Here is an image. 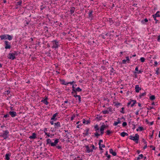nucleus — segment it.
<instances>
[{
    "label": "nucleus",
    "instance_id": "21",
    "mask_svg": "<svg viewBox=\"0 0 160 160\" xmlns=\"http://www.w3.org/2000/svg\"><path fill=\"white\" fill-rule=\"evenodd\" d=\"M47 141V144H50L51 146H52V144L53 143L52 142L51 140L49 139H47L46 140Z\"/></svg>",
    "mask_w": 160,
    "mask_h": 160
},
{
    "label": "nucleus",
    "instance_id": "49",
    "mask_svg": "<svg viewBox=\"0 0 160 160\" xmlns=\"http://www.w3.org/2000/svg\"><path fill=\"white\" fill-rule=\"evenodd\" d=\"M150 148H152V150H155V147L152 145H151L150 146Z\"/></svg>",
    "mask_w": 160,
    "mask_h": 160
},
{
    "label": "nucleus",
    "instance_id": "12",
    "mask_svg": "<svg viewBox=\"0 0 160 160\" xmlns=\"http://www.w3.org/2000/svg\"><path fill=\"white\" fill-rule=\"evenodd\" d=\"M89 130V129L88 128H87L86 129V130L84 131V132H85L83 133V136L84 137H85L86 136H88V135Z\"/></svg>",
    "mask_w": 160,
    "mask_h": 160
},
{
    "label": "nucleus",
    "instance_id": "20",
    "mask_svg": "<svg viewBox=\"0 0 160 160\" xmlns=\"http://www.w3.org/2000/svg\"><path fill=\"white\" fill-rule=\"evenodd\" d=\"M60 82L62 85H67V83L65 82V80L64 79H60L59 80Z\"/></svg>",
    "mask_w": 160,
    "mask_h": 160
},
{
    "label": "nucleus",
    "instance_id": "1",
    "mask_svg": "<svg viewBox=\"0 0 160 160\" xmlns=\"http://www.w3.org/2000/svg\"><path fill=\"white\" fill-rule=\"evenodd\" d=\"M19 53L18 51H13L12 52L9 53L8 58L9 59L13 60L16 59L15 56H18Z\"/></svg>",
    "mask_w": 160,
    "mask_h": 160
},
{
    "label": "nucleus",
    "instance_id": "16",
    "mask_svg": "<svg viewBox=\"0 0 160 160\" xmlns=\"http://www.w3.org/2000/svg\"><path fill=\"white\" fill-rule=\"evenodd\" d=\"M59 140L58 139H56L54 142H53L52 144V146L54 147L56 146L58 143L59 142Z\"/></svg>",
    "mask_w": 160,
    "mask_h": 160
},
{
    "label": "nucleus",
    "instance_id": "41",
    "mask_svg": "<svg viewBox=\"0 0 160 160\" xmlns=\"http://www.w3.org/2000/svg\"><path fill=\"white\" fill-rule=\"evenodd\" d=\"M108 21L110 22V23H111L112 24L113 23V20L111 18H109Z\"/></svg>",
    "mask_w": 160,
    "mask_h": 160
},
{
    "label": "nucleus",
    "instance_id": "34",
    "mask_svg": "<svg viewBox=\"0 0 160 160\" xmlns=\"http://www.w3.org/2000/svg\"><path fill=\"white\" fill-rule=\"evenodd\" d=\"M102 112L103 114H108L109 113V111L107 110H105L102 111Z\"/></svg>",
    "mask_w": 160,
    "mask_h": 160
},
{
    "label": "nucleus",
    "instance_id": "46",
    "mask_svg": "<svg viewBox=\"0 0 160 160\" xmlns=\"http://www.w3.org/2000/svg\"><path fill=\"white\" fill-rule=\"evenodd\" d=\"M108 111H110V112H112V108L110 107H109V108H108Z\"/></svg>",
    "mask_w": 160,
    "mask_h": 160
},
{
    "label": "nucleus",
    "instance_id": "40",
    "mask_svg": "<svg viewBox=\"0 0 160 160\" xmlns=\"http://www.w3.org/2000/svg\"><path fill=\"white\" fill-rule=\"evenodd\" d=\"M142 72V71L141 70H140L138 71L137 72H134V73H137L138 74H139L140 73H141Z\"/></svg>",
    "mask_w": 160,
    "mask_h": 160
},
{
    "label": "nucleus",
    "instance_id": "18",
    "mask_svg": "<svg viewBox=\"0 0 160 160\" xmlns=\"http://www.w3.org/2000/svg\"><path fill=\"white\" fill-rule=\"evenodd\" d=\"M109 152L110 153L112 154L113 156H116L117 155V153L115 152H113V150L112 149H109Z\"/></svg>",
    "mask_w": 160,
    "mask_h": 160
},
{
    "label": "nucleus",
    "instance_id": "26",
    "mask_svg": "<svg viewBox=\"0 0 160 160\" xmlns=\"http://www.w3.org/2000/svg\"><path fill=\"white\" fill-rule=\"evenodd\" d=\"M131 102H133V103L131 105V107H132L134 106L135 104L136 103V101L135 100H132L131 99Z\"/></svg>",
    "mask_w": 160,
    "mask_h": 160
},
{
    "label": "nucleus",
    "instance_id": "54",
    "mask_svg": "<svg viewBox=\"0 0 160 160\" xmlns=\"http://www.w3.org/2000/svg\"><path fill=\"white\" fill-rule=\"evenodd\" d=\"M153 17L154 18V20H155V21H156L155 23H158V21L156 19V18L157 17L155 18L154 17Z\"/></svg>",
    "mask_w": 160,
    "mask_h": 160
},
{
    "label": "nucleus",
    "instance_id": "58",
    "mask_svg": "<svg viewBox=\"0 0 160 160\" xmlns=\"http://www.w3.org/2000/svg\"><path fill=\"white\" fill-rule=\"evenodd\" d=\"M157 41L159 42H160V35L158 36Z\"/></svg>",
    "mask_w": 160,
    "mask_h": 160
},
{
    "label": "nucleus",
    "instance_id": "48",
    "mask_svg": "<svg viewBox=\"0 0 160 160\" xmlns=\"http://www.w3.org/2000/svg\"><path fill=\"white\" fill-rule=\"evenodd\" d=\"M142 141L144 142L145 144H147V142L145 140L144 138H142Z\"/></svg>",
    "mask_w": 160,
    "mask_h": 160
},
{
    "label": "nucleus",
    "instance_id": "59",
    "mask_svg": "<svg viewBox=\"0 0 160 160\" xmlns=\"http://www.w3.org/2000/svg\"><path fill=\"white\" fill-rule=\"evenodd\" d=\"M115 70L114 69V68H112L111 69L110 71V72L111 73H113V71H115Z\"/></svg>",
    "mask_w": 160,
    "mask_h": 160
},
{
    "label": "nucleus",
    "instance_id": "44",
    "mask_svg": "<svg viewBox=\"0 0 160 160\" xmlns=\"http://www.w3.org/2000/svg\"><path fill=\"white\" fill-rule=\"evenodd\" d=\"M124 107H122L121 108V110L120 111V112L121 113L123 114L125 113V112L124 111Z\"/></svg>",
    "mask_w": 160,
    "mask_h": 160
},
{
    "label": "nucleus",
    "instance_id": "57",
    "mask_svg": "<svg viewBox=\"0 0 160 160\" xmlns=\"http://www.w3.org/2000/svg\"><path fill=\"white\" fill-rule=\"evenodd\" d=\"M118 123L117 122L114 121V122L113 123V126H116L117 125H118Z\"/></svg>",
    "mask_w": 160,
    "mask_h": 160
},
{
    "label": "nucleus",
    "instance_id": "23",
    "mask_svg": "<svg viewBox=\"0 0 160 160\" xmlns=\"http://www.w3.org/2000/svg\"><path fill=\"white\" fill-rule=\"evenodd\" d=\"M90 121L89 120H88L86 121L85 119H83L82 122L84 124H88L90 123Z\"/></svg>",
    "mask_w": 160,
    "mask_h": 160
},
{
    "label": "nucleus",
    "instance_id": "32",
    "mask_svg": "<svg viewBox=\"0 0 160 160\" xmlns=\"http://www.w3.org/2000/svg\"><path fill=\"white\" fill-rule=\"evenodd\" d=\"M148 22V20L147 19V18H146L143 20H142L141 21V22L142 24H144L145 22Z\"/></svg>",
    "mask_w": 160,
    "mask_h": 160
},
{
    "label": "nucleus",
    "instance_id": "9",
    "mask_svg": "<svg viewBox=\"0 0 160 160\" xmlns=\"http://www.w3.org/2000/svg\"><path fill=\"white\" fill-rule=\"evenodd\" d=\"M9 113L12 118L14 117L17 115V113L14 111H10Z\"/></svg>",
    "mask_w": 160,
    "mask_h": 160
},
{
    "label": "nucleus",
    "instance_id": "17",
    "mask_svg": "<svg viewBox=\"0 0 160 160\" xmlns=\"http://www.w3.org/2000/svg\"><path fill=\"white\" fill-rule=\"evenodd\" d=\"M11 153L9 152L8 153H7L5 155V159L6 160H10V157L11 156Z\"/></svg>",
    "mask_w": 160,
    "mask_h": 160
},
{
    "label": "nucleus",
    "instance_id": "10",
    "mask_svg": "<svg viewBox=\"0 0 160 160\" xmlns=\"http://www.w3.org/2000/svg\"><path fill=\"white\" fill-rule=\"evenodd\" d=\"M73 97L76 98V99H77L78 100V101L79 103H80L81 102V97L79 95H73Z\"/></svg>",
    "mask_w": 160,
    "mask_h": 160
},
{
    "label": "nucleus",
    "instance_id": "13",
    "mask_svg": "<svg viewBox=\"0 0 160 160\" xmlns=\"http://www.w3.org/2000/svg\"><path fill=\"white\" fill-rule=\"evenodd\" d=\"M48 99V98L47 97L44 99L42 100L41 102H43L45 104L47 105L48 104V102L47 101Z\"/></svg>",
    "mask_w": 160,
    "mask_h": 160
},
{
    "label": "nucleus",
    "instance_id": "42",
    "mask_svg": "<svg viewBox=\"0 0 160 160\" xmlns=\"http://www.w3.org/2000/svg\"><path fill=\"white\" fill-rule=\"evenodd\" d=\"M127 125V123L126 122H123L122 123V126L125 127Z\"/></svg>",
    "mask_w": 160,
    "mask_h": 160
},
{
    "label": "nucleus",
    "instance_id": "27",
    "mask_svg": "<svg viewBox=\"0 0 160 160\" xmlns=\"http://www.w3.org/2000/svg\"><path fill=\"white\" fill-rule=\"evenodd\" d=\"M146 95V92H145L144 93L140 94L139 95V98L141 99L142 97L145 96Z\"/></svg>",
    "mask_w": 160,
    "mask_h": 160
},
{
    "label": "nucleus",
    "instance_id": "50",
    "mask_svg": "<svg viewBox=\"0 0 160 160\" xmlns=\"http://www.w3.org/2000/svg\"><path fill=\"white\" fill-rule=\"evenodd\" d=\"M50 51L51 50H50L47 53H45L46 54H48V56H51V53L50 52Z\"/></svg>",
    "mask_w": 160,
    "mask_h": 160
},
{
    "label": "nucleus",
    "instance_id": "35",
    "mask_svg": "<svg viewBox=\"0 0 160 160\" xmlns=\"http://www.w3.org/2000/svg\"><path fill=\"white\" fill-rule=\"evenodd\" d=\"M98 117L96 118L97 119L98 121L102 119V116H99L98 115Z\"/></svg>",
    "mask_w": 160,
    "mask_h": 160
},
{
    "label": "nucleus",
    "instance_id": "30",
    "mask_svg": "<svg viewBox=\"0 0 160 160\" xmlns=\"http://www.w3.org/2000/svg\"><path fill=\"white\" fill-rule=\"evenodd\" d=\"M93 12L92 10H90L89 11V12L88 13V16L89 17H93V15L92 14V13Z\"/></svg>",
    "mask_w": 160,
    "mask_h": 160
},
{
    "label": "nucleus",
    "instance_id": "56",
    "mask_svg": "<svg viewBox=\"0 0 160 160\" xmlns=\"http://www.w3.org/2000/svg\"><path fill=\"white\" fill-rule=\"evenodd\" d=\"M44 29H45V30H46L45 32H48V28L47 27H45V28H44Z\"/></svg>",
    "mask_w": 160,
    "mask_h": 160
},
{
    "label": "nucleus",
    "instance_id": "55",
    "mask_svg": "<svg viewBox=\"0 0 160 160\" xmlns=\"http://www.w3.org/2000/svg\"><path fill=\"white\" fill-rule=\"evenodd\" d=\"M72 91H74V90H75L76 88L75 87V85L74 84H72Z\"/></svg>",
    "mask_w": 160,
    "mask_h": 160
},
{
    "label": "nucleus",
    "instance_id": "36",
    "mask_svg": "<svg viewBox=\"0 0 160 160\" xmlns=\"http://www.w3.org/2000/svg\"><path fill=\"white\" fill-rule=\"evenodd\" d=\"M100 135H101L100 134L98 133L97 132H96L94 133V136L96 137L97 138H98V137Z\"/></svg>",
    "mask_w": 160,
    "mask_h": 160
},
{
    "label": "nucleus",
    "instance_id": "11",
    "mask_svg": "<svg viewBox=\"0 0 160 160\" xmlns=\"http://www.w3.org/2000/svg\"><path fill=\"white\" fill-rule=\"evenodd\" d=\"M58 113L57 112L54 114L53 115L52 117L51 118V120H53V121H56L57 120V118H56V117L58 115Z\"/></svg>",
    "mask_w": 160,
    "mask_h": 160
},
{
    "label": "nucleus",
    "instance_id": "28",
    "mask_svg": "<svg viewBox=\"0 0 160 160\" xmlns=\"http://www.w3.org/2000/svg\"><path fill=\"white\" fill-rule=\"evenodd\" d=\"M94 128L95 129V131L96 132H97V131L99 130V128L98 124H96L94 126Z\"/></svg>",
    "mask_w": 160,
    "mask_h": 160
},
{
    "label": "nucleus",
    "instance_id": "62",
    "mask_svg": "<svg viewBox=\"0 0 160 160\" xmlns=\"http://www.w3.org/2000/svg\"><path fill=\"white\" fill-rule=\"evenodd\" d=\"M106 157H107L108 160H109V159L110 158L111 156L110 155H108V156H107Z\"/></svg>",
    "mask_w": 160,
    "mask_h": 160
},
{
    "label": "nucleus",
    "instance_id": "15",
    "mask_svg": "<svg viewBox=\"0 0 160 160\" xmlns=\"http://www.w3.org/2000/svg\"><path fill=\"white\" fill-rule=\"evenodd\" d=\"M135 91L136 92H138L139 91L141 90V88L139 87V85H136L135 87Z\"/></svg>",
    "mask_w": 160,
    "mask_h": 160
},
{
    "label": "nucleus",
    "instance_id": "61",
    "mask_svg": "<svg viewBox=\"0 0 160 160\" xmlns=\"http://www.w3.org/2000/svg\"><path fill=\"white\" fill-rule=\"evenodd\" d=\"M138 157H140V159H142L143 157V155L142 154H140L139 155Z\"/></svg>",
    "mask_w": 160,
    "mask_h": 160
},
{
    "label": "nucleus",
    "instance_id": "51",
    "mask_svg": "<svg viewBox=\"0 0 160 160\" xmlns=\"http://www.w3.org/2000/svg\"><path fill=\"white\" fill-rule=\"evenodd\" d=\"M9 116H9V114H7L5 115L4 116L3 118H8V117H9Z\"/></svg>",
    "mask_w": 160,
    "mask_h": 160
},
{
    "label": "nucleus",
    "instance_id": "45",
    "mask_svg": "<svg viewBox=\"0 0 160 160\" xmlns=\"http://www.w3.org/2000/svg\"><path fill=\"white\" fill-rule=\"evenodd\" d=\"M126 61H127L128 63H130V59H129V57H126Z\"/></svg>",
    "mask_w": 160,
    "mask_h": 160
},
{
    "label": "nucleus",
    "instance_id": "52",
    "mask_svg": "<svg viewBox=\"0 0 160 160\" xmlns=\"http://www.w3.org/2000/svg\"><path fill=\"white\" fill-rule=\"evenodd\" d=\"M121 105V103L120 102H117L115 104V106H120Z\"/></svg>",
    "mask_w": 160,
    "mask_h": 160
},
{
    "label": "nucleus",
    "instance_id": "33",
    "mask_svg": "<svg viewBox=\"0 0 160 160\" xmlns=\"http://www.w3.org/2000/svg\"><path fill=\"white\" fill-rule=\"evenodd\" d=\"M152 16L154 17L155 18L159 17H160V15L159 14H157V13H156L152 15Z\"/></svg>",
    "mask_w": 160,
    "mask_h": 160
},
{
    "label": "nucleus",
    "instance_id": "39",
    "mask_svg": "<svg viewBox=\"0 0 160 160\" xmlns=\"http://www.w3.org/2000/svg\"><path fill=\"white\" fill-rule=\"evenodd\" d=\"M140 60L141 62H143L145 61V59L143 57H141L140 59Z\"/></svg>",
    "mask_w": 160,
    "mask_h": 160
},
{
    "label": "nucleus",
    "instance_id": "14",
    "mask_svg": "<svg viewBox=\"0 0 160 160\" xmlns=\"http://www.w3.org/2000/svg\"><path fill=\"white\" fill-rule=\"evenodd\" d=\"M22 0H19L18 2H17L15 8L16 9H17L18 8V6H20L22 4Z\"/></svg>",
    "mask_w": 160,
    "mask_h": 160
},
{
    "label": "nucleus",
    "instance_id": "4",
    "mask_svg": "<svg viewBox=\"0 0 160 160\" xmlns=\"http://www.w3.org/2000/svg\"><path fill=\"white\" fill-rule=\"evenodd\" d=\"M139 135L138 134H136L135 136H130L129 138L130 139L132 140L135 142L136 143H138L139 139Z\"/></svg>",
    "mask_w": 160,
    "mask_h": 160
},
{
    "label": "nucleus",
    "instance_id": "37",
    "mask_svg": "<svg viewBox=\"0 0 160 160\" xmlns=\"http://www.w3.org/2000/svg\"><path fill=\"white\" fill-rule=\"evenodd\" d=\"M75 90L78 92H80L82 91V89L79 87H78L77 88H76Z\"/></svg>",
    "mask_w": 160,
    "mask_h": 160
},
{
    "label": "nucleus",
    "instance_id": "5",
    "mask_svg": "<svg viewBox=\"0 0 160 160\" xmlns=\"http://www.w3.org/2000/svg\"><path fill=\"white\" fill-rule=\"evenodd\" d=\"M61 127V125L60 122H57L54 123V128H53V129L52 130V132L58 131L59 128Z\"/></svg>",
    "mask_w": 160,
    "mask_h": 160
},
{
    "label": "nucleus",
    "instance_id": "53",
    "mask_svg": "<svg viewBox=\"0 0 160 160\" xmlns=\"http://www.w3.org/2000/svg\"><path fill=\"white\" fill-rule=\"evenodd\" d=\"M156 73L157 75H158V74H159V68H157V71H156Z\"/></svg>",
    "mask_w": 160,
    "mask_h": 160
},
{
    "label": "nucleus",
    "instance_id": "19",
    "mask_svg": "<svg viewBox=\"0 0 160 160\" xmlns=\"http://www.w3.org/2000/svg\"><path fill=\"white\" fill-rule=\"evenodd\" d=\"M36 138V134L35 133H32V135L29 137L30 139H34Z\"/></svg>",
    "mask_w": 160,
    "mask_h": 160
},
{
    "label": "nucleus",
    "instance_id": "2",
    "mask_svg": "<svg viewBox=\"0 0 160 160\" xmlns=\"http://www.w3.org/2000/svg\"><path fill=\"white\" fill-rule=\"evenodd\" d=\"M0 38L2 40L7 39L10 41L12 39L13 36L8 34H4L0 36Z\"/></svg>",
    "mask_w": 160,
    "mask_h": 160
},
{
    "label": "nucleus",
    "instance_id": "64",
    "mask_svg": "<svg viewBox=\"0 0 160 160\" xmlns=\"http://www.w3.org/2000/svg\"><path fill=\"white\" fill-rule=\"evenodd\" d=\"M117 122L118 123H121V121L120 120V119L119 118H118L117 119Z\"/></svg>",
    "mask_w": 160,
    "mask_h": 160
},
{
    "label": "nucleus",
    "instance_id": "31",
    "mask_svg": "<svg viewBox=\"0 0 160 160\" xmlns=\"http://www.w3.org/2000/svg\"><path fill=\"white\" fill-rule=\"evenodd\" d=\"M150 99L152 100L153 101L154 100L155 98V96L154 95H152L150 97H149Z\"/></svg>",
    "mask_w": 160,
    "mask_h": 160
},
{
    "label": "nucleus",
    "instance_id": "3",
    "mask_svg": "<svg viewBox=\"0 0 160 160\" xmlns=\"http://www.w3.org/2000/svg\"><path fill=\"white\" fill-rule=\"evenodd\" d=\"M2 132L1 133L0 137L3 138L4 139H6L8 138L9 132L8 130H3Z\"/></svg>",
    "mask_w": 160,
    "mask_h": 160
},
{
    "label": "nucleus",
    "instance_id": "60",
    "mask_svg": "<svg viewBox=\"0 0 160 160\" xmlns=\"http://www.w3.org/2000/svg\"><path fill=\"white\" fill-rule=\"evenodd\" d=\"M122 63L123 64H126V60L124 59L122 61Z\"/></svg>",
    "mask_w": 160,
    "mask_h": 160
},
{
    "label": "nucleus",
    "instance_id": "47",
    "mask_svg": "<svg viewBox=\"0 0 160 160\" xmlns=\"http://www.w3.org/2000/svg\"><path fill=\"white\" fill-rule=\"evenodd\" d=\"M5 94H7V95H8L10 92V91L9 90H7L5 91Z\"/></svg>",
    "mask_w": 160,
    "mask_h": 160
},
{
    "label": "nucleus",
    "instance_id": "22",
    "mask_svg": "<svg viewBox=\"0 0 160 160\" xmlns=\"http://www.w3.org/2000/svg\"><path fill=\"white\" fill-rule=\"evenodd\" d=\"M85 147L86 148V150L85 151L87 153H90V149L88 145H86L85 146Z\"/></svg>",
    "mask_w": 160,
    "mask_h": 160
},
{
    "label": "nucleus",
    "instance_id": "63",
    "mask_svg": "<svg viewBox=\"0 0 160 160\" xmlns=\"http://www.w3.org/2000/svg\"><path fill=\"white\" fill-rule=\"evenodd\" d=\"M1 128H3L4 127L6 128V126H5V124H3V125H2L1 126Z\"/></svg>",
    "mask_w": 160,
    "mask_h": 160
},
{
    "label": "nucleus",
    "instance_id": "8",
    "mask_svg": "<svg viewBox=\"0 0 160 160\" xmlns=\"http://www.w3.org/2000/svg\"><path fill=\"white\" fill-rule=\"evenodd\" d=\"M105 128V127L104 126V125H102L101 127L100 130V134L101 136H102L104 133V129Z\"/></svg>",
    "mask_w": 160,
    "mask_h": 160
},
{
    "label": "nucleus",
    "instance_id": "43",
    "mask_svg": "<svg viewBox=\"0 0 160 160\" xmlns=\"http://www.w3.org/2000/svg\"><path fill=\"white\" fill-rule=\"evenodd\" d=\"M77 92L76 91V90H74V91H72V92H71V93L72 94L75 93V95H77Z\"/></svg>",
    "mask_w": 160,
    "mask_h": 160
},
{
    "label": "nucleus",
    "instance_id": "7",
    "mask_svg": "<svg viewBox=\"0 0 160 160\" xmlns=\"http://www.w3.org/2000/svg\"><path fill=\"white\" fill-rule=\"evenodd\" d=\"M53 46H52V48H58L60 46V45L59 44V42L56 40H54L52 41Z\"/></svg>",
    "mask_w": 160,
    "mask_h": 160
},
{
    "label": "nucleus",
    "instance_id": "38",
    "mask_svg": "<svg viewBox=\"0 0 160 160\" xmlns=\"http://www.w3.org/2000/svg\"><path fill=\"white\" fill-rule=\"evenodd\" d=\"M107 134L108 135H109L110 134L112 133V132L109 130H108L107 132Z\"/></svg>",
    "mask_w": 160,
    "mask_h": 160
},
{
    "label": "nucleus",
    "instance_id": "6",
    "mask_svg": "<svg viewBox=\"0 0 160 160\" xmlns=\"http://www.w3.org/2000/svg\"><path fill=\"white\" fill-rule=\"evenodd\" d=\"M4 46L6 49H10L11 48V43L8 41H4Z\"/></svg>",
    "mask_w": 160,
    "mask_h": 160
},
{
    "label": "nucleus",
    "instance_id": "29",
    "mask_svg": "<svg viewBox=\"0 0 160 160\" xmlns=\"http://www.w3.org/2000/svg\"><path fill=\"white\" fill-rule=\"evenodd\" d=\"M144 130L143 128L142 127L139 126L138 127V128L136 129L137 131H138L139 130L140 131H142Z\"/></svg>",
    "mask_w": 160,
    "mask_h": 160
},
{
    "label": "nucleus",
    "instance_id": "24",
    "mask_svg": "<svg viewBox=\"0 0 160 160\" xmlns=\"http://www.w3.org/2000/svg\"><path fill=\"white\" fill-rule=\"evenodd\" d=\"M121 136L122 137H124L125 136H128V133L125 132H123L121 133Z\"/></svg>",
    "mask_w": 160,
    "mask_h": 160
},
{
    "label": "nucleus",
    "instance_id": "25",
    "mask_svg": "<svg viewBox=\"0 0 160 160\" xmlns=\"http://www.w3.org/2000/svg\"><path fill=\"white\" fill-rule=\"evenodd\" d=\"M75 9V8L74 7H72L71 8L70 12V13L71 14H72V13H73L74 12Z\"/></svg>",
    "mask_w": 160,
    "mask_h": 160
}]
</instances>
